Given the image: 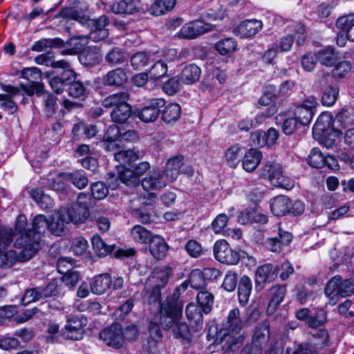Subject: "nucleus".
<instances>
[{"label":"nucleus","instance_id":"obj_28","mask_svg":"<svg viewBox=\"0 0 354 354\" xmlns=\"http://www.w3.org/2000/svg\"><path fill=\"white\" fill-rule=\"evenodd\" d=\"M202 308L192 303L188 304L185 308V314L188 321L196 330L202 328L203 317Z\"/></svg>","mask_w":354,"mask_h":354},{"label":"nucleus","instance_id":"obj_22","mask_svg":"<svg viewBox=\"0 0 354 354\" xmlns=\"http://www.w3.org/2000/svg\"><path fill=\"white\" fill-rule=\"evenodd\" d=\"M168 245L160 236H153L149 242V251L156 260H162L167 256Z\"/></svg>","mask_w":354,"mask_h":354},{"label":"nucleus","instance_id":"obj_7","mask_svg":"<svg viewBox=\"0 0 354 354\" xmlns=\"http://www.w3.org/2000/svg\"><path fill=\"white\" fill-rule=\"evenodd\" d=\"M328 311L323 308H317L311 312V336L319 339L321 346H325L329 342V333L325 327L328 321Z\"/></svg>","mask_w":354,"mask_h":354},{"label":"nucleus","instance_id":"obj_64","mask_svg":"<svg viewBox=\"0 0 354 354\" xmlns=\"http://www.w3.org/2000/svg\"><path fill=\"white\" fill-rule=\"evenodd\" d=\"M91 192L93 198L102 200L107 196L109 189L104 183L97 182L91 185Z\"/></svg>","mask_w":354,"mask_h":354},{"label":"nucleus","instance_id":"obj_62","mask_svg":"<svg viewBox=\"0 0 354 354\" xmlns=\"http://www.w3.org/2000/svg\"><path fill=\"white\" fill-rule=\"evenodd\" d=\"M58 272L63 274L61 279L68 286L74 287L79 281L80 274L78 272L73 270V269L68 270L65 272L58 270Z\"/></svg>","mask_w":354,"mask_h":354},{"label":"nucleus","instance_id":"obj_44","mask_svg":"<svg viewBox=\"0 0 354 354\" xmlns=\"http://www.w3.org/2000/svg\"><path fill=\"white\" fill-rule=\"evenodd\" d=\"M176 0H156L151 6V13L156 16L165 15L173 10Z\"/></svg>","mask_w":354,"mask_h":354},{"label":"nucleus","instance_id":"obj_53","mask_svg":"<svg viewBox=\"0 0 354 354\" xmlns=\"http://www.w3.org/2000/svg\"><path fill=\"white\" fill-rule=\"evenodd\" d=\"M117 182L120 180L129 187H135L139 184L140 179L137 178L133 170L125 169L118 172V176L115 178Z\"/></svg>","mask_w":354,"mask_h":354},{"label":"nucleus","instance_id":"obj_4","mask_svg":"<svg viewBox=\"0 0 354 354\" xmlns=\"http://www.w3.org/2000/svg\"><path fill=\"white\" fill-rule=\"evenodd\" d=\"M187 288L185 282L177 287L173 294L160 304V323L165 330H169L172 324L183 317V302L180 299V290Z\"/></svg>","mask_w":354,"mask_h":354},{"label":"nucleus","instance_id":"obj_32","mask_svg":"<svg viewBox=\"0 0 354 354\" xmlns=\"http://www.w3.org/2000/svg\"><path fill=\"white\" fill-rule=\"evenodd\" d=\"M138 0H115L111 7L115 14L131 15L137 10Z\"/></svg>","mask_w":354,"mask_h":354},{"label":"nucleus","instance_id":"obj_40","mask_svg":"<svg viewBox=\"0 0 354 354\" xmlns=\"http://www.w3.org/2000/svg\"><path fill=\"white\" fill-rule=\"evenodd\" d=\"M332 122L333 118L330 114L326 113L321 114L313 126V133L321 136L326 134L332 127Z\"/></svg>","mask_w":354,"mask_h":354},{"label":"nucleus","instance_id":"obj_55","mask_svg":"<svg viewBox=\"0 0 354 354\" xmlns=\"http://www.w3.org/2000/svg\"><path fill=\"white\" fill-rule=\"evenodd\" d=\"M131 234L133 240L140 243H146L152 237L149 230L138 225L131 229Z\"/></svg>","mask_w":354,"mask_h":354},{"label":"nucleus","instance_id":"obj_58","mask_svg":"<svg viewBox=\"0 0 354 354\" xmlns=\"http://www.w3.org/2000/svg\"><path fill=\"white\" fill-rule=\"evenodd\" d=\"M125 59L124 52L119 48H113L105 57L106 61L112 65L122 64Z\"/></svg>","mask_w":354,"mask_h":354},{"label":"nucleus","instance_id":"obj_18","mask_svg":"<svg viewBox=\"0 0 354 354\" xmlns=\"http://www.w3.org/2000/svg\"><path fill=\"white\" fill-rule=\"evenodd\" d=\"M286 294V288L285 286H273L268 290V297L269 303L266 310L268 315H273L279 306L283 301Z\"/></svg>","mask_w":354,"mask_h":354},{"label":"nucleus","instance_id":"obj_3","mask_svg":"<svg viewBox=\"0 0 354 354\" xmlns=\"http://www.w3.org/2000/svg\"><path fill=\"white\" fill-rule=\"evenodd\" d=\"M60 15L63 18L73 19L82 25H88L91 26L89 39L93 41H99L105 39L108 35L106 26L109 24V19L105 15L94 19H90L86 13V11L77 10L75 8H65L60 11Z\"/></svg>","mask_w":354,"mask_h":354},{"label":"nucleus","instance_id":"obj_39","mask_svg":"<svg viewBox=\"0 0 354 354\" xmlns=\"http://www.w3.org/2000/svg\"><path fill=\"white\" fill-rule=\"evenodd\" d=\"M129 95L127 92L114 93L106 97L102 102L106 108H120L122 104H127Z\"/></svg>","mask_w":354,"mask_h":354},{"label":"nucleus","instance_id":"obj_37","mask_svg":"<svg viewBox=\"0 0 354 354\" xmlns=\"http://www.w3.org/2000/svg\"><path fill=\"white\" fill-rule=\"evenodd\" d=\"M162 111V120L166 123H171L178 120L181 114V108L177 103L165 104Z\"/></svg>","mask_w":354,"mask_h":354},{"label":"nucleus","instance_id":"obj_57","mask_svg":"<svg viewBox=\"0 0 354 354\" xmlns=\"http://www.w3.org/2000/svg\"><path fill=\"white\" fill-rule=\"evenodd\" d=\"M295 114L299 125H308L310 123V108L306 104L297 107Z\"/></svg>","mask_w":354,"mask_h":354},{"label":"nucleus","instance_id":"obj_19","mask_svg":"<svg viewBox=\"0 0 354 354\" xmlns=\"http://www.w3.org/2000/svg\"><path fill=\"white\" fill-rule=\"evenodd\" d=\"M143 189L147 192L160 190L166 186L163 176L160 171H150L142 180Z\"/></svg>","mask_w":354,"mask_h":354},{"label":"nucleus","instance_id":"obj_34","mask_svg":"<svg viewBox=\"0 0 354 354\" xmlns=\"http://www.w3.org/2000/svg\"><path fill=\"white\" fill-rule=\"evenodd\" d=\"M278 267H258L256 274L257 284L274 281L278 274Z\"/></svg>","mask_w":354,"mask_h":354},{"label":"nucleus","instance_id":"obj_26","mask_svg":"<svg viewBox=\"0 0 354 354\" xmlns=\"http://www.w3.org/2000/svg\"><path fill=\"white\" fill-rule=\"evenodd\" d=\"M261 160V153L256 149H250L244 155L242 167L246 171L252 172L258 167Z\"/></svg>","mask_w":354,"mask_h":354},{"label":"nucleus","instance_id":"obj_11","mask_svg":"<svg viewBox=\"0 0 354 354\" xmlns=\"http://www.w3.org/2000/svg\"><path fill=\"white\" fill-rule=\"evenodd\" d=\"M214 29V25L196 20L185 24L178 32V35L180 38L193 39Z\"/></svg>","mask_w":354,"mask_h":354},{"label":"nucleus","instance_id":"obj_36","mask_svg":"<svg viewBox=\"0 0 354 354\" xmlns=\"http://www.w3.org/2000/svg\"><path fill=\"white\" fill-rule=\"evenodd\" d=\"M242 154L241 146L236 143L227 148L224 153V158L228 165L231 167H236Z\"/></svg>","mask_w":354,"mask_h":354},{"label":"nucleus","instance_id":"obj_35","mask_svg":"<svg viewBox=\"0 0 354 354\" xmlns=\"http://www.w3.org/2000/svg\"><path fill=\"white\" fill-rule=\"evenodd\" d=\"M115 159L120 164L124 166H130L131 164L140 158L142 157V154L139 151L135 149H127L121 150L115 153Z\"/></svg>","mask_w":354,"mask_h":354},{"label":"nucleus","instance_id":"obj_15","mask_svg":"<svg viewBox=\"0 0 354 354\" xmlns=\"http://www.w3.org/2000/svg\"><path fill=\"white\" fill-rule=\"evenodd\" d=\"M165 102L162 98H152L139 113V118L145 122H154L160 114V109L165 106Z\"/></svg>","mask_w":354,"mask_h":354},{"label":"nucleus","instance_id":"obj_61","mask_svg":"<svg viewBox=\"0 0 354 354\" xmlns=\"http://www.w3.org/2000/svg\"><path fill=\"white\" fill-rule=\"evenodd\" d=\"M42 298L40 288H35L27 290L21 299V303L26 306L31 302L38 301Z\"/></svg>","mask_w":354,"mask_h":354},{"label":"nucleus","instance_id":"obj_6","mask_svg":"<svg viewBox=\"0 0 354 354\" xmlns=\"http://www.w3.org/2000/svg\"><path fill=\"white\" fill-rule=\"evenodd\" d=\"M261 178L268 179L275 187L291 189L294 187V181L283 175L282 167L277 162H268L261 169Z\"/></svg>","mask_w":354,"mask_h":354},{"label":"nucleus","instance_id":"obj_27","mask_svg":"<svg viewBox=\"0 0 354 354\" xmlns=\"http://www.w3.org/2000/svg\"><path fill=\"white\" fill-rule=\"evenodd\" d=\"M35 62L37 64L45 65L46 66H50L55 68H68L71 67L68 62L65 59L55 61L54 59V54L51 52L37 56L35 58Z\"/></svg>","mask_w":354,"mask_h":354},{"label":"nucleus","instance_id":"obj_50","mask_svg":"<svg viewBox=\"0 0 354 354\" xmlns=\"http://www.w3.org/2000/svg\"><path fill=\"white\" fill-rule=\"evenodd\" d=\"M339 94V88L336 85H328L323 91L322 102L324 106H331L337 101Z\"/></svg>","mask_w":354,"mask_h":354},{"label":"nucleus","instance_id":"obj_45","mask_svg":"<svg viewBox=\"0 0 354 354\" xmlns=\"http://www.w3.org/2000/svg\"><path fill=\"white\" fill-rule=\"evenodd\" d=\"M64 45V41L60 38L42 39L36 41L32 46L33 51L41 52L48 48H61Z\"/></svg>","mask_w":354,"mask_h":354},{"label":"nucleus","instance_id":"obj_5","mask_svg":"<svg viewBox=\"0 0 354 354\" xmlns=\"http://www.w3.org/2000/svg\"><path fill=\"white\" fill-rule=\"evenodd\" d=\"M324 293L329 299V304L334 306L341 297L354 294V284L350 279H344L340 275H335L326 283Z\"/></svg>","mask_w":354,"mask_h":354},{"label":"nucleus","instance_id":"obj_2","mask_svg":"<svg viewBox=\"0 0 354 354\" xmlns=\"http://www.w3.org/2000/svg\"><path fill=\"white\" fill-rule=\"evenodd\" d=\"M245 325V322L241 317L239 309H232L216 337V341H219L225 353L230 354L239 349L245 339L243 335L239 334Z\"/></svg>","mask_w":354,"mask_h":354},{"label":"nucleus","instance_id":"obj_1","mask_svg":"<svg viewBox=\"0 0 354 354\" xmlns=\"http://www.w3.org/2000/svg\"><path fill=\"white\" fill-rule=\"evenodd\" d=\"M49 221L43 214L37 215L32 223V229L25 232L15 243L16 248H21L19 254L16 251L8 250L7 254L0 255L1 262L6 263L4 259L12 265L24 263L30 259L40 248L42 234L48 230Z\"/></svg>","mask_w":354,"mask_h":354},{"label":"nucleus","instance_id":"obj_60","mask_svg":"<svg viewBox=\"0 0 354 354\" xmlns=\"http://www.w3.org/2000/svg\"><path fill=\"white\" fill-rule=\"evenodd\" d=\"M66 173H60L55 178L48 179V186L53 190L60 192L65 189L68 185V180L65 176Z\"/></svg>","mask_w":354,"mask_h":354},{"label":"nucleus","instance_id":"obj_43","mask_svg":"<svg viewBox=\"0 0 354 354\" xmlns=\"http://www.w3.org/2000/svg\"><path fill=\"white\" fill-rule=\"evenodd\" d=\"M214 48L222 55L233 53L237 48V42L234 39L227 37L218 41L214 44Z\"/></svg>","mask_w":354,"mask_h":354},{"label":"nucleus","instance_id":"obj_59","mask_svg":"<svg viewBox=\"0 0 354 354\" xmlns=\"http://www.w3.org/2000/svg\"><path fill=\"white\" fill-rule=\"evenodd\" d=\"M168 67L163 61L156 62L150 68L149 74L151 78L157 80L164 77L167 72Z\"/></svg>","mask_w":354,"mask_h":354},{"label":"nucleus","instance_id":"obj_24","mask_svg":"<svg viewBox=\"0 0 354 354\" xmlns=\"http://www.w3.org/2000/svg\"><path fill=\"white\" fill-rule=\"evenodd\" d=\"M290 205V199L282 195L277 196L270 201L271 212L277 216L288 214Z\"/></svg>","mask_w":354,"mask_h":354},{"label":"nucleus","instance_id":"obj_25","mask_svg":"<svg viewBox=\"0 0 354 354\" xmlns=\"http://www.w3.org/2000/svg\"><path fill=\"white\" fill-rule=\"evenodd\" d=\"M314 57L316 62L327 67L333 66L338 59L337 54L330 47H326L315 52Z\"/></svg>","mask_w":354,"mask_h":354},{"label":"nucleus","instance_id":"obj_54","mask_svg":"<svg viewBox=\"0 0 354 354\" xmlns=\"http://www.w3.org/2000/svg\"><path fill=\"white\" fill-rule=\"evenodd\" d=\"M151 55L145 52H137L131 57V65L136 70H140L149 63Z\"/></svg>","mask_w":354,"mask_h":354},{"label":"nucleus","instance_id":"obj_30","mask_svg":"<svg viewBox=\"0 0 354 354\" xmlns=\"http://www.w3.org/2000/svg\"><path fill=\"white\" fill-rule=\"evenodd\" d=\"M201 75V68L197 65L191 64L182 70L180 80L184 84H192L199 80Z\"/></svg>","mask_w":354,"mask_h":354},{"label":"nucleus","instance_id":"obj_9","mask_svg":"<svg viewBox=\"0 0 354 354\" xmlns=\"http://www.w3.org/2000/svg\"><path fill=\"white\" fill-rule=\"evenodd\" d=\"M21 77L28 82L27 83H20V87L27 95H32L35 93L39 94L42 92L43 85L39 82L41 74L38 68H24L21 71Z\"/></svg>","mask_w":354,"mask_h":354},{"label":"nucleus","instance_id":"obj_63","mask_svg":"<svg viewBox=\"0 0 354 354\" xmlns=\"http://www.w3.org/2000/svg\"><path fill=\"white\" fill-rule=\"evenodd\" d=\"M172 332L176 338L185 339L189 334V329L187 324L185 322L178 319L176 323L172 324Z\"/></svg>","mask_w":354,"mask_h":354},{"label":"nucleus","instance_id":"obj_47","mask_svg":"<svg viewBox=\"0 0 354 354\" xmlns=\"http://www.w3.org/2000/svg\"><path fill=\"white\" fill-rule=\"evenodd\" d=\"M197 301L204 313H209L214 303L213 295L206 290H201L197 294Z\"/></svg>","mask_w":354,"mask_h":354},{"label":"nucleus","instance_id":"obj_41","mask_svg":"<svg viewBox=\"0 0 354 354\" xmlns=\"http://www.w3.org/2000/svg\"><path fill=\"white\" fill-rule=\"evenodd\" d=\"M252 282L249 277L243 276L241 277L238 286L239 300L241 305L248 303L252 291Z\"/></svg>","mask_w":354,"mask_h":354},{"label":"nucleus","instance_id":"obj_48","mask_svg":"<svg viewBox=\"0 0 354 354\" xmlns=\"http://www.w3.org/2000/svg\"><path fill=\"white\" fill-rule=\"evenodd\" d=\"M65 176L68 180V184L71 183L80 189L86 187L88 183L87 177L82 171L67 172Z\"/></svg>","mask_w":354,"mask_h":354},{"label":"nucleus","instance_id":"obj_23","mask_svg":"<svg viewBox=\"0 0 354 354\" xmlns=\"http://www.w3.org/2000/svg\"><path fill=\"white\" fill-rule=\"evenodd\" d=\"M64 69V71L62 74V77H53L49 80L51 88L57 94L63 92L66 82L75 80L76 77L75 72L71 68Z\"/></svg>","mask_w":354,"mask_h":354},{"label":"nucleus","instance_id":"obj_14","mask_svg":"<svg viewBox=\"0 0 354 354\" xmlns=\"http://www.w3.org/2000/svg\"><path fill=\"white\" fill-rule=\"evenodd\" d=\"M214 255L215 259L221 263L236 265L239 258L236 252L232 250L225 240L217 241L214 245Z\"/></svg>","mask_w":354,"mask_h":354},{"label":"nucleus","instance_id":"obj_13","mask_svg":"<svg viewBox=\"0 0 354 354\" xmlns=\"http://www.w3.org/2000/svg\"><path fill=\"white\" fill-rule=\"evenodd\" d=\"M87 320L82 316L70 315L67 316L64 328L67 332V337L73 340H80L84 335V327Z\"/></svg>","mask_w":354,"mask_h":354},{"label":"nucleus","instance_id":"obj_46","mask_svg":"<svg viewBox=\"0 0 354 354\" xmlns=\"http://www.w3.org/2000/svg\"><path fill=\"white\" fill-rule=\"evenodd\" d=\"M93 248L97 256L106 257L107 254H111L114 249V245H106L99 235H94L91 240Z\"/></svg>","mask_w":354,"mask_h":354},{"label":"nucleus","instance_id":"obj_8","mask_svg":"<svg viewBox=\"0 0 354 354\" xmlns=\"http://www.w3.org/2000/svg\"><path fill=\"white\" fill-rule=\"evenodd\" d=\"M84 197L82 194H79L76 203L67 207H62V219L74 223H84L89 216L88 205L81 201Z\"/></svg>","mask_w":354,"mask_h":354},{"label":"nucleus","instance_id":"obj_12","mask_svg":"<svg viewBox=\"0 0 354 354\" xmlns=\"http://www.w3.org/2000/svg\"><path fill=\"white\" fill-rule=\"evenodd\" d=\"M100 339L109 346L118 349L124 345V336L122 326L113 324L100 334Z\"/></svg>","mask_w":354,"mask_h":354},{"label":"nucleus","instance_id":"obj_20","mask_svg":"<svg viewBox=\"0 0 354 354\" xmlns=\"http://www.w3.org/2000/svg\"><path fill=\"white\" fill-rule=\"evenodd\" d=\"M1 88L4 92H6L7 94H3L6 97L3 100H1L0 102H2L0 104V106L10 114H12L17 111V106L12 98L20 93V89L10 84H1Z\"/></svg>","mask_w":354,"mask_h":354},{"label":"nucleus","instance_id":"obj_33","mask_svg":"<svg viewBox=\"0 0 354 354\" xmlns=\"http://www.w3.org/2000/svg\"><path fill=\"white\" fill-rule=\"evenodd\" d=\"M183 158L178 156L169 159L166 165L165 174L171 182L176 180L180 173V168L183 165Z\"/></svg>","mask_w":354,"mask_h":354},{"label":"nucleus","instance_id":"obj_31","mask_svg":"<svg viewBox=\"0 0 354 354\" xmlns=\"http://www.w3.org/2000/svg\"><path fill=\"white\" fill-rule=\"evenodd\" d=\"M111 283V279L109 274H99L92 280L91 290L95 295H102L110 288Z\"/></svg>","mask_w":354,"mask_h":354},{"label":"nucleus","instance_id":"obj_51","mask_svg":"<svg viewBox=\"0 0 354 354\" xmlns=\"http://www.w3.org/2000/svg\"><path fill=\"white\" fill-rule=\"evenodd\" d=\"M120 134L121 133L118 127L115 124L110 126L107 129L103 138L104 142L109 143L106 146L107 149L111 150L118 145L115 144V142L118 141V139L120 140Z\"/></svg>","mask_w":354,"mask_h":354},{"label":"nucleus","instance_id":"obj_17","mask_svg":"<svg viewBox=\"0 0 354 354\" xmlns=\"http://www.w3.org/2000/svg\"><path fill=\"white\" fill-rule=\"evenodd\" d=\"M292 235L290 232L279 230L277 237L268 239L265 242L266 248L273 252H280L292 242Z\"/></svg>","mask_w":354,"mask_h":354},{"label":"nucleus","instance_id":"obj_10","mask_svg":"<svg viewBox=\"0 0 354 354\" xmlns=\"http://www.w3.org/2000/svg\"><path fill=\"white\" fill-rule=\"evenodd\" d=\"M269 339L270 324L266 320L255 327L248 354H261L263 346Z\"/></svg>","mask_w":354,"mask_h":354},{"label":"nucleus","instance_id":"obj_29","mask_svg":"<svg viewBox=\"0 0 354 354\" xmlns=\"http://www.w3.org/2000/svg\"><path fill=\"white\" fill-rule=\"evenodd\" d=\"M336 26L347 35L349 41L354 42V15H348L339 17Z\"/></svg>","mask_w":354,"mask_h":354},{"label":"nucleus","instance_id":"obj_16","mask_svg":"<svg viewBox=\"0 0 354 354\" xmlns=\"http://www.w3.org/2000/svg\"><path fill=\"white\" fill-rule=\"evenodd\" d=\"M263 28V22L257 19H247L236 26L232 32L241 38H250L254 36Z\"/></svg>","mask_w":354,"mask_h":354},{"label":"nucleus","instance_id":"obj_38","mask_svg":"<svg viewBox=\"0 0 354 354\" xmlns=\"http://www.w3.org/2000/svg\"><path fill=\"white\" fill-rule=\"evenodd\" d=\"M80 62L88 66H92L100 62L101 55L96 48H87L79 55Z\"/></svg>","mask_w":354,"mask_h":354},{"label":"nucleus","instance_id":"obj_21","mask_svg":"<svg viewBox=\"0 0 354 354\" xmlns=\"http://www.w3.org/2000/svg\"><path fill=\"white\" fill-rule=\"evenodd\" d=\"M127 71L124 68H117L109 71L102 78L105 86H120L127 81Z\"/></svg>","mask_w":354,"mask_h":354},{"label":"nucleus","instance_id":"obj_49","mask_svg":"<svg viewBox=\"0 0 354 354\" xmlns=\"http://www.w3.org/2000/svg\"><path fill=\"white\" fill-rule=\"evenodd\" d=\"M131 108L129 104H122L120 108H114L111 113L113 122L124 123L131 116Z\"/></svg>","mask_w":354,"mask_h":354},{"label":"nucleus","instance_id":"obj_42","mask_svg":"<svg viewBox=\"0 0 354 354\" xmlns=\"http://www.w3.org/2000/svg\"><path fill=\"white\" fill-rule=\"evenodd\" d=\"M62 211L60 209L55 218L49 221L48 230L55 236H62L65 234L66 225L69 222L62 219Z\"/></svg>","mask_w":354,"mask_h":354},{"label":"nucleus","instance_id":"obj_52","mask_svg":"<svg viewBox=\"0 0 354 354\" xmlns=\"http://www.w3.org/2000/svg\"><path fill=\"white\" fill-rule=\"evenodd\" d=\"M205 279L203 270L196 269L191 272L188 281L193 288L203 290L206 286Z\"/></svg>","mask_w":354,"mask_h":354},{"label":"nucleus","instance_id":"obj_56","mask_svg":"<svg viewBox=\"0 0 354 354\" xmlns=\"http://www.w3.org/2000/svg\"><path fill=\"white\" fill-rule=\"evenodd\" d=\"M143 299L149 305L155 306L158 305L160 307V304L162 301H160L161 292L159 286H155L152 289L145 290L143 293Z\"/></svg>","mask_w":354,"mask_h":354}]
</instances>
